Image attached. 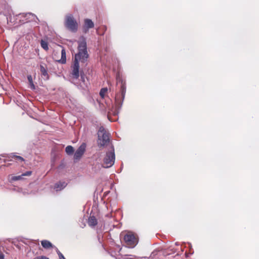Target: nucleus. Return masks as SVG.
I'll return each mask as SVG.
<instances>
[{"instance_id": "f257e3e1", "label": "nucleus", "mask_w": 259, "mask_h": 259, "mask_svg": "<svg viewBox=\"0 0 259 259\" xmlns=\"http://www.w3.org/2000/svg\"><path fill=\"white\" fill-rule=\"evenodd\" d=\"M78 52L75 54L74 61L79 63H85L87 61L89 54L87 51L86 39L84 37L81 36L78 41Z\"/></svg>"}, {"instance_id": "f03ea898", "label": "nucleus", "mask_w": 259, "mask_h": 259, "mask_svg": "<svg viewBox=\"0 0 259 259\" xmlns=\"http://www.w3.org/2000/svg\"><path fill=\"white\" fill-rule=\"evenodd\" d=\"M64 25L65 27L71 32H75L77 30L78 24L73 16L71 14H68L66 16Z\"/></svg>"}, {"instance_id": "7ed1b4c3", "label": "nucleus", "mask_w": 259, "mask_h": 259, "mask_svg": "<svg viewBox=\"0 0 259 259\" xmlns=\"http://www.w3.org/2000/svg\"><path fill=\"white\" fill-rule=\"evenodd\" d=\"M115 162V153L114 149L113 146L111 147V150L107 152L104 160L103 166L105 168H109L111 167Z\"/></svg>"}, {"instance_id": "20e7f679", "label": "nucleus", "mask_w": 259, "mask_h": 259, "mask_svg": "<svg viewBox=\"0 0 259 259\" xmlns=\"http://www.w3.org/2000/svg\"><path fill=\"white\" fill-rule=\"evenodd\" d=\"M98 135V142L99 145L104 146L109 142V133L106 132L103 126H101L99 128Z\"/></svg>"}, {"instance_id": "39448f33", "label": "nucleus", "mask_w": 259, "mask_h": 259, "mask_svg": "<svg viewBox=\"0 0 259 259\" xmlns=\"http://www.w3.org/2000/svg\"><path fill=\"white\" fill-rule=\"evenodd\" d=\"M123 240L126 245L129 248H133L137 244V240L135 236L131 232H128L124 235Z\"/></svg>"}, {"instance_id": "423d86ee", "label": "nucleus", "mask_w": 259, "mask_h": 259, "mask_svg": "<svg viewBox=\"0 0 259 259\" xmlns=\"http://www.w3.org/2000/svg\"><path fill=\"white\" fill-rule=\"evenodd\" d=\"M86 145L85 143H82L77 149L74 155V158L75 160L79 159L82 156L85 151Z\"/></svg>"}, {"instance_id": "0eeeda50", "label": "nucleus", "mask_w": 259, "mask_h": 259, "mask_svg": "<svg viewBox=\"0 0 259 259\" xmlns=\"http://www.w3.org/2000/svg\"><path fill=\"white\" fill-rule=\"evenodd\" d=\"M117 82V83H120V92L122 98V100H123L125 94L126 92V85L125 81L120 77L119 75H118L116 77Z\"/></svg>"}, {"instance_id": "6e6552de", "label": "nucleus", "mask_w": 259, "mask_h": 259, "mask_svg": "<svg viewBox=\"0 0 259 259\" xmlns=\"http://www.w3.org/2000/svg\"><path fill=\"white\" fill-rule=\"evenodd\" d=\"M84 23L83 31L84 33H87L89 29L92 28L94 27V23L91 19H85L84 21Z\"/></svg>"}, {"instance_id": "1a4fd4ad", "label": "nucleus", "mask_w": 259, "mask_h": 259, "mask_svg": "<svg viewBox=\"0 0 259 259\" xmlns=\"http://www.w3.org/2000/svg\"><path fill=\"white\" fill-rule=\"evenodd\" d=\"M79 63L74 61L72 66V75L76 79L78 78L79 76Z\"/></svg>"}, {"instance_id": "9d476101", "label": "nucleus", "mask_w": 259, "mask_h": 259, "mask_svg": "<svg viewBox=\"0 0 259 259\" xmlns=\"http://www.w3.org/2000/svg\"><path fill=\"white\" fill-rule=\"evenodd\" d=\"M31 174H32L31 171H27L26 172L22 174L21 175L18 176H12L10 179V181L11 182H12V181L20 180L23 179V177L29 176L31 175Z\"/></svg>"}, {"instance_id": "9b49d317", "label": "nucleus", "mask_w": 259, "mask_h": 259, "mask_svg": "<svg viewBox=\"0 0 259 259\" xmlns=\"http://www.w3.org/2000/svg\"><path fill=\"white\" fill-rule=\"evenodd\" d=\"M24 17H26V22L30 21H35L36 19H37V17L32 13H28L24 15Z\"/></svg>"}, {"instance_id": "f8f14e48", "label": "nucleus", "mask_w": 259, "mask_h": 259, "mask_svg": "<svg viewBox=\"0 0 259 259\" xmlns=\"http://www.w3.org/2000/svg\"><path fill=\"white\" fill-rule=\"evenodd\" d=\"M66 185L67 184L64 182H59L55 184L54 188L55 189H56L57 191H61V190L64 189L66 186Z\"/></svg>"}, {"instance_id": "ddd939ff", "label": "nucleus", "mask_w": 259, "mask_h": 259, "mask_svg": "<svg viewBox=\"0 0 259 259\" xmlns=\"http://www.w3.org/2000/svg\"><path fill=\"white\" fill-rule=\"evenodd\" d=\"M88 224L91 227H95L97 224V220L94 216H90L89 218Z\"/></svg>"}, {"instance_id": "4468645a", "label": "nucleus", "mask_w": 259, "mask_h": 259, "mask_svg": "<svg viewBox=\"0 0 259 259\" xmlns=\"http://www.w3.org/2000/svg\"><path fill=\"white\" fill-rule=\"evenodd\" d=\"M40 71L41 74L46 79L49 78V75L47 69L42 65H40Z\"/></svg>"}, {"instance_id": "2eb2a0df", "label": "nucleus", "mask_w": 259, "mask_h": 259, "mask_svg": "<svg viewBox=\"0 0 259 259\" xmlns=\"http://www.w3.org/2000/svg\"><path fill=\"white\" fill-rule=\"evenodd\" d=\"M41 244L42 247L46 249L51 248L53 246L51 242L46 240H42L41 242Z\"/></svg>"}, {"instance_id": "dca6fc26", "label": "nucleus", "mask_w": 259, "mask_h": 259, "mask_svg": "<svg viewBox=\"0 0 259 259\" xmlns=\"http://www.w3.org/2000/svg\"><path fill=\"white\" fill-rule=\"evenodd\" d=\"M59 62L61 64H65L66 62V51L64 49L61 50V58Z\"/></svg>"}, {"instance_id": "f3484780", "label": "nucleus", "mask_w": 259, "mask_h": 259, "mask_svg": "<svg viewBox=\"0 0 259 259\" xmlns=\"http://www.w3.org/2000/svg\"><path fill=\"white\" fill-rule=\"evenodd\" d=\"M65 151L69 155L72 154L74 152V148L71 146H67L65 148Z\"/></svg>"}, {"instance_id": "a211bd4d", "label": "nucleus", "mask_w": 259, "mask_h": 259, "mask_svg": "<svg viewBox=\"0 0 259 259\" xmlns=\"http://www.w3.org/2000/svg\"><path fill=\"white\" fill-rule=\"evenodd\" d=\"M41 47L45 50H48L49 49L48 42L43 40H41L40 42Z\"/></svg>"}, {"instance_id": "6ab92c4d", "label": "nucleus", "mask_w": 259, "mask_h": 259, "mask_svg": "<svg viewBox=\"0 0 259 259\" xmlns=\"http://www.w3.org/2000/svg\"><path fill=\"white\" fill-rule=\"evenodd\" d=\"M107 92V89L106 88H103L101 90L100 92V95L101 97L102 98H104L105 97V94Z\"/></svg>"}, {"instance_id": "aec40b11", "label": "nucleus", "mask_w": 259, "mask_h": 259, "mask_svg": "<svg viewBox=\"0 0 259 259\" xmlns=\"http://www.w3.org/2000/svg\"><path fill=\"white\" fill-rule=\"evenodd\" d=\"M115 101H116V103L117 104V106H118V108H120L121 106V105H122V102H120V101H119L118 100H117V97H115Z\"/></svg>"}, {"instance_id": "412c9836", "label": "nucleus", "mask_w": 259, "mask_h": 259, "mask_svg": "<svg viewBox=\"0 0 259 259\" xmlns=\"http://www.w3.org/2000/svg\"><path fill=\"white\" fill-rule=\"evenodd\" d=\"M14 157L16 159L20 160L21 161H24V159L23 157L20 156H16L14 155Z\"/></svg>"}, {"instance_id": "4be33fe9", "label": "nucleus", "mask_w": 259, "mask_h": 259, "mask_svg": "<svg viewBox=\"0 0 259 259\" xmlns=\"http://www.w3.org/2000/svg\"><path fill=\"white\" fill-rule=\"evenodd\" d=\"M60 259H65L63 255L58 250L57 251Z\"/></svg>"}, {"instance_id": "5701e85b", "label": "nucleus", "mask_w": 259, "mask_h": 259, "mask_svg": "<svg viewBox=\"0 0 259 259\" xmlns=\"http://www.w3.org/2000/svg\"><path fill=\"white\" fill-rule=\"evenodd\" d=\"M34 259H49V258L45 256H37V257L34 258Z\"/></svg>"}, {"instance_id": "b1692460", "label": "nucleus", "mask_w": 259, "mask_h": 259, "mask_svg": "<svg viewBox=\"0 0 259 259\" xmlns=\"http://www.w3.org/2000/svg\"><path fill=\"white\" fill-rule=\"evenodd\" d=\"M27 78H28V81H29L30 83L33 82L32 78V76L31 75H28L27 76Z\"/></svg>"}, {"instance_id": "393cba45", "label": "nucleus", "mask_w": 259, "mask_h": 259, "mask_svg": "<svg viewBox=\"0 0 259 259\" xmlns=\"http://www.w3.org/2000/svg\"><path fill=\"white\" fill-rule=\"evenodd\" d=\"M0 259H4V255L2 252H0Z\"/></svg>"}, {"instance_id": "a878e982", "label": "nucleus", "mask_w": 259, "mask_h": 259, "mask_svg": "<svg viewBox=\"0 0 259 259\" xmlns=\"http://www.w3.org/2000/svg\"><path fill=\"white\" fill-rule=\"evenodd\" d=\"M30 86H31V88L32 89H33V90H34L35 89V86H34L33 83V82L31 83H30Z\"/></svg>"}]
</instances>
